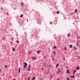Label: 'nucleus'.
Wrapping results in <instances>:
<instances>
[{"label": "nucleus", "mask_w": 80, "mask_h": 80, "mask_svg": "<svg viewBox=\"0 0 80 80\" xmlns=\"http://www.w3.org/2000/svg\"><path fill=\"white\" fill-rule=\"evenodd\" d=\"M16 9H17V8H15V10H16Z\"/></svg>", "instance_id": "nucleus-43"}, {"label": "nucleus", "mask_w": 80, "mask_h": 80, "mask_svg": "<svg viewBox=\"0 0 80 80\" xmlns=\"http://www.w3.org/2000/svg\"><path fill=\"white\" fill-rule=\"evenodd\" d=\"M5 39V38H2V40L3 41Z\"/></svg>", "instance_id": "nucleus-16"}, {"label": "nucleus", "mask_w": 80, "mask_h": 80, "mask_svg": "<svg viewBox=\"0 0 80 80\" xmlns=\"http://www.w3.org/2000/svg\"><path fill=\"white\" fill-rule=\"evenodd\" d=\"M19 71H20V68H19Z\"/></svg>", "instance_id": "nucleus-35"}, {"label": "nucleus", "mask_w": 80, "mask_h": 80, "mask_svg": "<svg viewBox=\"0 0 80 80\" xmlns=\"http://www.w3.org/2000/svg\"><path fill=\"white\" fill-rule=\"evenodd\" d=\"M67 79L68 80H70V79H69V78H67Z\"/></svg>", "instance_id": "nucleus-27"}, {"label": "nucleus", "mask_w": 80, "mask_h": 80, "mask_svg": "<svg viewBox=\"0 0 80 80\" xmlns=\"http://www.w3.org/2000/svg\"><path fill=\"white\" fill-rule=\"evenodd\" d=\"M74 77H75V76H73L72 77V78H74Z\"/></svg>", "instance_id": "nucleus-32"}, {"label": "nucleus", "mask_w": 80, "mask_h": 80, "mask_svg": "<svg viewBox=\"0 0 80 80\" xmlns=\"http://www.w3.org/2000/svg\"><path fill=\"white\" fill-rule=\"evenodd\" d=\"M74 49H75V50H77V48H76V47H74Z\"/></svg>", "instance_id": "nucleus-25"}, {"label": "nucleus", "mask_w": 80, "mask_h": 80, "mask_svg": "<svg viewBox=\"0 0 80 80\" xmlns=\"http://www.w3.org/2000/svg\"><path fill=\"white\" fill-rule=\"evenodd\" d=\"M72 47H73V46L72 45H70V48H72Z\"/></svg>", "instance_id": "nucleus-10"}, {"label": "nucleus", "mask_w": 80, "mask_h": 80, "mask_svg": "<svg viewBox=\"0 0 80 80\" xmlns=\"http://www.w3.org/2000/svg\"><path fill=\"white\" fill-rule=\"evenodd\" d=\"M23 17V14H21L20 16L21 18Z\"/></svg>", "instance_id": "nucleus-12"}, {"label": "nucleus", "mask_w": 80, "mask_h": 80, "mask_svg": "<svg viewBox=\"0 0 80 80\" xmlns=\"http://www.w3.org/2000/svg\"><path fill=\"white\" fill-rule=\"evenodd\" d=\"M41 51L40 50H39V51H37V54H39V53H41Z\"/></svg>", "instance_id": "nucleus-4"}, {"label": "nucleus", "mask_w": 80, "mask_h": 80, "mask_svg": "<svg viewBox=\"0 0 80 80\" xmlns=\"http://www.w3.org/2000/svg\"><path fill=\"white\" fill-rule=\"evenodd\" d=\"M24 64L25 65L23 66V67L24 68H25L26 67H27V63L25 62Z\"/></svg>", "instance_id": "nucleus-1"}, {"label": "nucleus", "mask_w": 80, "mask_h": 80, "mask_svg": "<svg viewBox=\"0 0 80 80\" xmlns=\"http://www.w3.org/2000/svg\"><path fill=\"white\" fill-rule=\"evenodd\" d=\"M31 53V52H29V53Z\"/></svg>", "instance_id": "nucleus-46"}, {"label": "nucleus", "mask_w": 80, "mask_h": 80, "mask_svg": "<svg viewBox=\"0 0 80 80\" xmlns=\"http://www.w3.org/2000/svg\"><path fill=\"white\" fill-rule=\"evenodd\" d=\"M77 12V9H76L74 11V12Z\"/></svg>", "instance_id": "nucleus-19"}, {"label": "nucleus", "mask_w": 80, "mask_h": 80, "mask_svg": "<svg viewBox=\"0 0 80 80\" xmlns=\"http://www.w3.org/2000/svg\"><path fill=\"white\" fill-rule=\"evenodd\" d=\"M65 50H67V48H65Z\"/></svg>", "instance_id": "nucleus-41"}, {"label": "nucleus", "mask_w": 80, "mask_h": 80, "mask_svg": "<svg viewBox=\"0 0 80 80\" xmlns=\"http://www.w3.org/2000/svg\"><path fill=\"white\" fill-rule=\"evenodd\" d=\"M16 42L17 43H19V41L18 40L16 41Z\"/></svg>", "instance_id": "nucleus-20"}, {"label": "nucleus", "mask_w": 80, "mask_h": 80, "mask_svg": "<svg viewBox=\"0 0 80 80\" xmlns=\"http://www.w3.org/2000/svg\"><path fill=\"white\" fill-rule=\"evenodd\" d=\"M30 80V78H28V80Z\"/></svg>", "instance_id": "nucleus-26"}, {"label": "nucleus", "mask_w": 80, "mask_h": 80, "mask_svg": "<svg viewBox=\"0 0 80 80\" xmlns=\"http://www.w3.org/2000/svg\"><path fill=\"white\" fill-rule=\"evenodd\" d=\"M9 25H11V23H9Z\"/></svg>", "instance_id": "nucleus-44"}, {"label": "nucleus", "mask_w": 80, "mask_h": 80, "mask_svg": "<svg viewBox=\"0 0 80 80\" xmlns=\"http://www.w3.org/2000/svg\"><path fill=\"white\" fill-rule=\"evenodd\" d=\"M70 77H72V76H70Z\"/></svg>", "instance_id": "nucleus-39"}, {"label": "nucleus", "mask_w": 80, "mask_h": 80, "mask_svg": "<svg viewBox=\"0 0 80 80\" xmlns=\"http://www.w3.org/2000/svg\"><path fill=\"white\" fill-rule=\"evenodd\" d=\"M57 13H58H58H60V12H59L57 11Z\"/></svg>", "instance_id": "nucleus-29"}, {"label": "nucleus", "mask_w": 80, "mask_h": 80, "mask_svg": "<svg viewBox=\"0 0 80 80\" xmlns=\"http://www.w3.org/2000/svg\"><path fill=\"white\" fill-rule=\"evenodd\" d=\"M31 66H32V65L31 64H29L28 66L29 68H30V67H31Z\"/></svg>", "instance_id": "nucleus-15"}, {"label": "nucleus", "mask_w": 80, "mask_h": 80, "mask_svg": "<svg viewBox=\"0 0 80 80\" xmlns=\"http://www.w3.org/2000/svg\"><path fill=\"white\" fill-rule=\"evenodd\" d=\"M12 51H15V49L14 48H12Z\"/></svg>", "instance_id": "nucleus-13"}, {"label": "nucleus", "mask_w": 80, "mask_h": 80, "mask_svg": "<svg viewBox=\"0 0 80 80\" xmlns=\"http://www.w3.org/2000/svg\"><path fill=\"white\" fill-rule=\"evenodd\" d=\"M77 47L79 45V43H78V41H77Z\"/></svg>", "instance_id": "nucleus-3"}, {"label": "nucleus", "mask_w": 80, "mask_h": 80, "mask_svg": "<svg viewBox=\"0 0 80 80\" xmlns=\"http://www.w3.org/2000/svg\"><path fill=\"white\" fill-rule=\"evenodd\" d=\"M40 80H43V79H40Z\"/></svg>", "instance_id": "nucleus-38"}, {"label": "nucleus", "mask_w": 80, "mask_h": 80, "mask_svg": "<svg viewBox=\"0 0 80 80\" xmlns=\"http://www.w3.org/2000/svg\"><path fill=\"white\" fill-rule=\"evenodd\" d=\"M79 68H80L79 67H77L76 69L77 70H79Z\"/></svg>", "instance_id": "nucleus-7"}, {"label": "nucleus", "mask_w": 80, "mask_h": 80, "mask_svg": "<svg viewBox=\"0 0 80 80\" xmlns=\"http://www.w3.org/2000/svg\"><path fill=\"white\" fill-rule=\"evenodd\" d=\"M50 25H51V24H52V22H50Z\"/></svg>", "instance_id": "nucleus-24"}, {"label": "nucleus", "mask_w": 80, "mask_h": 80, "mask_svg": "<svg viewBox=\"0 0 80 80\" xmlns=\"http://www.w3.org/2000/svg\"><path fill=\"white\" fill-rule=\"evenodd\" d=\"M79 43H80V40L79 41Z\"/></svg>", "instance_id": "nucleus-45"}, {"label": "nucleus", "mask_w": 80, "mask_h": 80, "mask_svg": "<svg viewBox=\"0 0 80 80\" xmlns=\"http://www.w3.org/2000/svg\"><path fill=\"white\" fill-rule=\"evenodd\" d=\"M21 6H22V7H23V3H22V2H21Z\"/></svg>", "instance_id": "nucleus-14"}, {"label": "nucleus", "mask_w": 80, "mask_h": 80, "mask_svg": "<svg viewBox=\"0 0 80 80\" xmlns=\"http://www.w3.org/2000/svg\"><path fill=\"white\" fill-rule=\"evenodd\" d=\"M56 47H57V46H54V48H56Z\"/></svg>", "instance_id": "nucleus-31"}, {"label": "nucleus", "mask_w": 80, "mask_h": 80, "mask_svg": "<svg viewBox=\"0 0 80 80\" xmlns=\"http://www.w3.org/2000/svg\"><path fill=\"white\" fill-rule=\"evenodd\" d=\"M58 72H59V73H60V72H61V69L60 68H59L58 69Z\"/></svg>", "instance_id": "nucleus-5"}, {"label": "nucleus", "mask_w": 80, "mask_h": 80, "mask_svg": "<svg viewBox=\"0 0 80 80\" xmlns=\"http://www.w3.org/2000/svg\"><path fill=\"white\" fill-rule=\"evenodd\" d=\"M70 34H68V37H70Z\"/></svg>", "instance_id": "nucleus-18"}, {"label": "nucleus", "mask_w": 80, "mask_h": 80, "mask_svg": "<svg viewBox=\"0 0 80 80\" xmlns=\"http://www.w3.org/2000/svg\"><path fill=\"white\" fill-rule=\"evenodd\" d=\"M76 72H77V71L76 70H74L73 75H74V74H75V73Z\"/></svg>", "instance_id": "nucleus-8"}, {"label": "nucleus", "mask_w": 80, "mask_h": 80, "mask_svg": "<svg viewBox=\"0 0 80 80\" xmlns=\"http://www.w3.org/2000/svg\"><path fill=\"white\" fill-rule=\"evenodd\" d=\"M1 72H2V69H0V73H1Z\"/></svg>", "instance_id": "nucleus-30"}, {"label": "nucleus", "mask_w": 80, "mask_h": 80, "mask_svg": "<svg viewBox=\"0 0 80 80\" xmlns=\"http://www.w3.org/2000/svg\"><path fill=\"white\" fill-rule=\"evenodd\" d=\"M1 9L2 10H3V8H1Z\"/></svg>", "instance_id": "nucleus-40"}, {"label": "nucleus", "mask_w": 80, "mask_h": 80, "mask_svg": "<svg viewBox=\"0 0 80 80\" xmlns=\"http://www.w3.org/2000/svg\"><path fill=\"white\" fill-rule=\"evenodd\" d=\"M69 72V70L68 69H67V73H68V72Z\"/></svg>", "instance_id": "nucleus-11"}, {"label": "nucleus", "mask_w": 80, "mask_h": 80, "mask_svg": "<svg viewBox=\"0 0 80 80\" xmlns=\"http://www.w3.org/2000/svg\"><path fill=\"white\" fill-rule=\"evenodd\" d=\"M11 40H13V38H11Z\"/></svg>", "instance_id": "nucleus-33"}, {"label": "nucleus", "mask_w": 80, "mask_h": 80, "mask_svg": "<svg viewBox=\"0 0 80 80\" xmlns=\"http://www.w3.org/2000/svg\"><path fill=\"white\" fill-rule=\"evenodd\" d=\"M51 78H52V77H51Z\"/></svg>", "instance_id": "nucleus-47"}, {"label": "nucleus", "mask_w": 80, "mask_h": 80, "mask_svg": "<svg viewBox=\"0 0 80 80\" xmlns=\"http://www.w3.org/2000/svg\"><path fill=\"white\" fill-rule=\"evenodd\" d=\"M77 57H78V58H80V56H77Z\"/></svg>", "instance_id": "nucleus-23"}, {"label": "nucleus", "mask_w": 80, "mask_h": 80, "mask_svg": "<svg viewBox=\"0 0 80 80\" xmlns=\"http://www.w3.org/2000/svg\"><path fill=\"white\" fill-rule=\"evenodd\" d=\"M53 55H56V52H55V51H53Z\"/></svg>", "instance_id": "nucleus-2"}, {"label": "nucleus", "mask_w": 80, "mask_h": 80, "mask_svg": "<svg viewBox=\"0 0 80 80\" xmlns=\"http://www.w3.org/2000/svg\"><path fill=\"white\" fill-rule=\"evenodd\" d=\"M47 58V57L45 56H44L43 57V58Z\"/></svg>", "instance_id": "nucleus-17"}, {"label": "nucleus", "mask_w": 80, "mask_h": 80, "mask_svg": "<svg viewBox=\"0 0 80 80\" xmlns=\"http://www.w3.org/2000/svg\"><path fill=\"white\" fill-rule=\"evenodd\" d=\"M42 70H43V68H41Z\"/></svg>", "instance_id": "nucleus-37"}, {"label": "nucleus", "mask_w": 80, "mask_h": 80, "mask_svg": "<svg viewBox=\"0 0 80 80\" xmlns=\"http://www.w3.org/2000/svg\"><path fill=\"white\" fill-rule=\"evenodd\" d=\"M56 80H60L59 79H57Z\"/></svg>", "instance_id": "nucleus-42"}, {"label": "nucleus", "mask_w": 80, "mask_h": 80, "mask_svg": "<svg viewBox=\"0 0 80 80\" xmlns=\"http://www.w3.org/2000/svg\"><path fill=\"white\" fill-rule=\"evenodd\" d=\"M28 71H30V68H29L28 69Z\"/></svg>", "instance_id": "nucleus-21"}, {"label": "nucleus", "mask_w": 80, "mask_h": 80, "mask_svg": "<svg viewBox=\"0 0 80 80\" xmlns=\"http://www.w3.org/2000/svg\"><path fill=\"white\" fill-rule=\"evenodd\" d=\"M58 66V63L56 65V67H57Z\"/></svg>", "instance_id": "nucleus-28"}, {"label": "nucleus", "mask_w": 80, "mask_h": 80, "mask_svg": "<svg viewBox=\"0 0 80 80\" xmlns=\"http://www.w3.org/2000/svg\"><path fill=\"white\" fill-rule=\"evenodd\" d=\"M20 71H19L18 73H20Z\"/></svg>", "instance_id": "nucleus-36"}, {"label": "nucleus", "mask_w": 80, "mask_h": 80, "mask_svg": "<svg viewBox=\"0 0 80 80\" xmlns=\"http://www.w3.org/2000/svg\"><path fill=\"white\" fill-rule=\"evenodd\" d=\"M79 38H80V36H79Z\"/></svg>", "instance_id": "nucleus-48"}, {"label": "nucleus", "mask_w": 80, "mask_h": 80, "mask_svg": "<svg viewBox=\"0 0 80 80\" xmlns=\"http://www.w3.org/2000/svg\"><path fill=\"white\" fill-rule=\"evenodd\" d=\"M8 66L7 65H6L5 66V68H7Z\"/></svg>", "instance_id": "nucleus-22"}, {"label": "nucleus", "mask_w": 80, "mask_h": 80, "mask_svg": "<svg viewBox=\"0 0 80 80\" xmlns=\"http://www.w3.org/2000/svg\"><path fill=\"white\" fill-rule=\"evenodd\" d=\"M32 58L33 60H36V57H34V58Z\"/></svg>", "instance_id": "nucleus-9"}, {"label": "nucleus", "mask_w": 80, "mask_h": 80, "mask_svg": "<svg viewBox=\"0 0 80 80\" xmlns=\"http://www.w3.org/2000/svg\"><path fill=\"white\" fill-rule=\"evenodd\" d=\"M35 77H33L32 78V80H35Z\"/></svg>", "instance_id": "nucleus-6"}, {"label": "nucleus", "mask_w": 80, "mask_h": 80, "mask_svg": "<svg viewBox=\"0 0 80 80\" xmlns=\"http://www.w3.org/2000/svg\"><path fill=\"white\" fill-rule=\"evenodd\" d=\"M63 61H65V58H64L63 59Z\"/></svg>", "instance_id": "nucleus-34"}]
</instances>
